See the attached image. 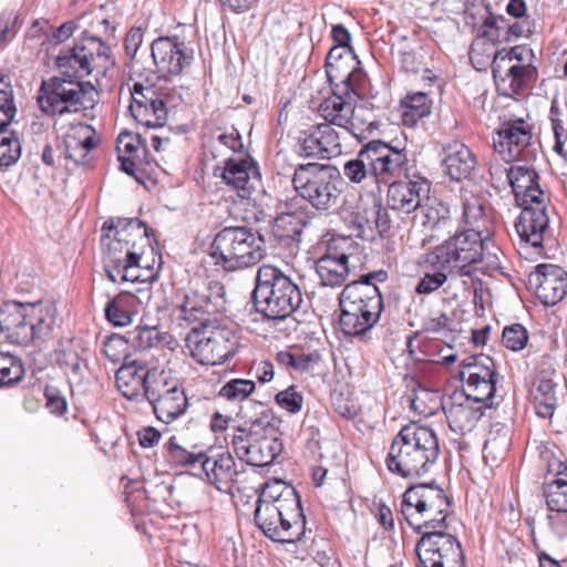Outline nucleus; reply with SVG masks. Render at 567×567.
I'll return each mask as SVG.
<instances>
[{"label":"nucleus","instance_id":"nucleus-54","mask_svg":"<svg viewBox=\"0 0 567 567\" xmlns=\"http://www.w3.org/2000/svg\"><path fill=\"white\" fill-rule=\"evenodd\" d=\"M560 116H561L560 109L558 106L557 101L554 100L551 102L550 111H549V118L551 122V127H553V132H554V136H555L554 150L561 157H566L567 153L564 150V145L567 142V131L565 130V127L563 125V120Z\"/></svg>","mask_w":567,"mask_h":567},{"label":"nucleus","instance_id":"nucleus-61","mask_svg":"<svg viewBox=\"0 0 567 567\" xmlns=\"http://www.w3.org/2000/svg\"><path fill=\"white\" fill-rule=\"evenodd\" d=\"M21 154V145L17 137H3L0 142V166L14 164Z\"/></svg>","mask_w":567,"mask_h":567},{"label":"nucleus","instance_id":"nucleus-42","mask_svg":"<svg viewBox=\"0 0 567 567\" xmlns=\"http://www.w3.org/2000/svg\"><path fill=\"white\" fill-rule=\"evenodd\" d=\"M171 389L173 391L168 395L153 405L156 417L166 424L179 417L187 408V398L181 385Z\"/></svg>","mask_w":567,"mask_h":567},{"label":"nucleus","instance_id":"nucleus-8","mask_svg":"<svg viewBox=\"0 0 567 567\" xmlns=\"http://www.w3.org/2000/svg\"><path fill=\"white\" fill-rule=\"evenodd\" d=\"M214 264L226 271L256 265L264 257V240L245 227H225L209 247Z\"/></svg>","mask_w":567,"mask_h":567},{"label":"nucleus","instance_id":"nucleus-56","mask_svg":"<svg viewBox=\"0 0 567 567\" xmlns=\"http://www.w3.org/2000/svg\"><path fill=\"white\" fill-rule=\"evenodd\" d=\"M502 341L507 349L519 351L527 344L528 332L525 327L519 323H515L504 328Z\"/></svg>","mask_w":567,"mask_h":567},{"label":"nucleus","instance_id":"nucleus-24","mask_svg":"<svg viewBox=\"0 0 567 567\" xmlns=\"http://www.w3.org/2000/svg\"><path fill=\"white\" fill-rule=\"evenodd\" d=\"M511 62L508 53H495L492 62L497 90L506 96L520 93L537 75V69L516 68Z\"/></svg>","mask_w":567,"mask_h":567},{"label":"nucleus","instance_id":"nucleus-12","mask_svg":"<svg viewBox=\"0 0 567 567\" xmlns=\"http://www.w3.org/2000/svg\"><path fill=\"white\" fill-rule=\"evenodd\" d=\"M255 522L265 536L280 543H295L305 529L302 507L292 508L291 513H288L280 506L257 505Z\"/></svg>","mask_w":567,"mask_h":567},{"label":"nucleus","instance_id":"nucleus-7","mask_svg":"<svg viewBox=\"0 0 567 567\" xmlns=\"http://www.w3.org/2000/svg\"><path fill=\"white\" fill-rule=\"evenodd\" d=\"M484 239L478 233H456L420 255L419 264L425 268L449 270L451 276H471L483 260Z\"/></svg>","mask_w":567,"mask_h":567},{"label":"nucleus","instance_id":"nucleus-34","mask_svg":"<svg viewBox=\"0 0 567 567\" xmlns=\"http://www.w3.org/2000/svg\"><path fill=\"white\" fill-rule=\"evenodd\" d=\"M316 271L322 286L340 287L350 275L349 255L333 250L328 251L316 261Z\"/></svg>","mask_w":567,"mask_h":567},{"label":"nucleus","instance_id":"nucleus-10","mask_svg":"<svg viewBox=\"0 0 567 567\" xmlns=\"http://www.w3.org/2000/svg\"><path fill=\"white\" fill-rule=\"evenodd\" d=\"M186 346L192 358L198 363L217 365L237 352L238 337L235 330L226 326L203 323L188 332Z\"/></svg>","mask_w":567,"mask_h":567},{"label":"nucleus","instance_id":"nucleus-29","mask_svg":"<svg viewBox=\"0 0 567 567\" xmlns=\"http://www.w3.org/2000/svg\"><path fill=\"white\" fill-rule=\"evenodd\" d=\"M443 411L453 432L463 433L474 429L483 415V405H476L464 393L455 392L443 403Z\"/></svg>","mask_w":567,"mask_h":567},{"label":"nucleus","instance_id":"nucleus-23","mask_svg":"<svg viewBox=\"0 0 567 567\" xmlns=\"http://www.w3.org/2000/svg\"><path fill=\"white\" fill-rule=\"evenodd\" d=\"M539 300L546 306L558 303L567 292V272L551 264L538 265L528 277Z\"/></svg>","mask_w":567,"mask_h":567},{"label":"nucleus","instance_id":"nucleus-44","mask_svg":"<svg viewBox=\"0 0 567 567\" xmlns=\"http://www.w3.org/2000/svg\"><path fill=\"white\" fill-rule=\"evenodd\" d=\"M305 226L302 213L282 210L274 220L272 233L279 239H296Z\"/></svg>","mask_w":567,"mask_h":567},{"label":"nucleus","instance_id":"nucleus-6","mask_svg":"<svg viewBox=\"0 0 567 567\" xmlns=\"http://www.w3.org/2000/svg\"><path fill=\"white\" fill-rule=\"evenodd\" d=\"M256 309L266 319L279 321L290 317L301 305L298 285L280 268L265 264L259 267L254 289Z\"/></svg>","mask_w":567,"mask_h":567},{"label":"nucleus","instance_id":"nucleus-64","mask_svg":"<svg viewBox=\"0 0 567 567\" xmlns=\"http://www.w3.org/2000/svg\"><path fill=\"white\" fill-rule=\"evenodd\" d=\"M125 349V339L117 336L107 338L104 343V353L114 363L118 362L123 358Z\"/></svg>","mask_w":567,"mask_h":567},{"label":"nucleus","instance_id":"nucleus-53","mask_svg":"<svg viewBox=\"0 0 567 567\" xmlns=\"http://www.w3.org/2000/svg\"><path fill=\"white\" fill-rule=\"evenodd\" d=\"M16 112L12 86L6 80L0 79V132L11 123Z\"/></svg>","mask_w":567,"mask_h":567},{"label":"nucleus","instance_id":"nucleus-32","mask_svg":"<svg viewBox=\"0 0 567 567\" xmlns=\"http://www.w3.org/2000/svg\"><path fill=\"white\" fill-rule=\"evenodd\" d=\"M207 481L223 493H230L237 482L238 471L234 457L229 453H223L214 457L204 458L200 462Z\"/></svg>","mask_w":567,"mask_h":567},{"label":"nucleus","instance_id":"nucleus-49","mask_svg":"<svg viewBox=\"0 0 567 567\" xmlns=\"http://www.w3.org/2000/svg\"><path fill=\"white\" fill-rule=\"evenodd\" d=\"M0 362H6L0 365V386L11 385L19 382L24 375V368L19 359L16 357L0 352Z\"/></svg>","mask_w":567,"mask_h":567},{"label":"nucleus","instance_id":"nucleus-33","mask_svg":"<svg viewBox=\"0 0 567 567\" xmlns=\"http://www.w3.org/2000/svg\"><path fill=\"white\" fill-rule=\"evenodd\" d=\"M424 200L425 203L422 202L419 207L423 215L422 225L425 230V236L422 240L423 246L447 234L452 223L447 205L429 196Z\"/></svg>","mask_w":567,"mask_h":567},{"label":"nucleus","instance_id":"nucleus-2","mask_svg":"<svg viewBox=\"0 0 567 567\" xmlns=\"http://www.w3.org/2000/svg\"><path fill=\"white\" fill-rule=\"evenodd\" d=\"M109 52L110 48L100 37L85 33L71 50L58 58L60 76L42 81L37 96L41 111L54 116L92 109L99 94L82 79L94 69L106 68Z\"/></svg>","mask_w":567,"mask_h":567},{"label":"nucleus","instance_id":"nucleus-11","mask_svg":"<svg viewBox=\"0 0 567 567\" xmlns=\"http://www.w3.org/2000/svg\"><path fill=\"white\" fill-rule=\"evenodd\" d=\"M225 290L218 281L195 284L176 307V317L187 323H209V317L225 310Z\"/></svg>","mask_w":567,"mask_h":567},{"label":"nucleus","instance_id":"nucleus-35","mask_svg":"<svg viewBox=\"0 0 567 567\" xmlns=\"http://www.w3.org/2000/svg\"><path fill=\"white\" fill-rule=\"evenodd\" d=\"M150 370L138 361L122 365L115 375L118 391L130 400L144 399Z\"/></svg>","mask_w":567,"mask_h":567},{"label":"nucleus","instance_id":"nucleus-14","mask_svg":"<svg viewBox=\"0 0 567 567\" xmlns=\"http://www.w3.org/2000/svg\"><path fill=\"white\" fill-rule=\"evenodd\" d=\"M175 106L167 92H157L153 86L135 83L130 111L133 117L147 127H162L167 120L168 109Z\"/></svg>","mask_w":567,"mask_h":567},{"label":"nucleus","instance_id":"nucleus-5","mask_svg":"<svg viewBox=\"0 0 567 567\" xmlns=\"http://www.w3.org/2000/svg\"><path fill=\"white\" fill-rule=\"evenodd\" d=\"M373 279L384 281L385 271H373L352 281L343 288L339 303L341 309L340 327L348 336H362L379 321L383 309L380 289Z\"/></svg>","mask_w":567,"mask_h":567},{"label":"nucleus","instance_id":"nucleus-45","mask_svg":"<svg viewBox=\"0 0 567 567\" xmlns=\"http://www.w3.org/2000/svg\"><path fill=\"white\" fill-rule=\"evenodd\" d=\"M461 380H484L495 378L494 361L487 355L468 357L462 361Z\"/></svg>","mask_w":567,"mask_h":567},{"label":"nucleus","instance_id":"nucleus-52","mask_svg":"<svg viewBox=\"0 0 567 567\" xmlns=\"http://www.w3.org/2000/svg\"><path fill=\"white\" fill-rule=\"evenodd\" d=\"M477 38H484L492 44L509 42L511 37L505 33V19L489 16L485 19Z\"/></svg>","mask_w":567,"mask_h":567},{"label":"nucleus","instance_id":"nucleus-21","mask_svg":"<svg viewBox=\"0 0 567 567\" xmlns=\"http://www.w3.org/2000/svg\"><path fill=\"white\" fill-rule=\"evenodd\" d=\"M556 370L546 361L536 369L528 389L536 414L543 419L551 417L558 403V382Z\"/></svg>","mask_w":567,"mask_h":567},{"label":"nucleus","instance_id":"nucleus-4","mask_svg":"<svg viewBox=\"0 0 567 567\" xmlns=\"http://www.w3.org/2000/svg\"><path fill=\"white\" fill-rule=\"evenodd\" d=\"M439 456L440 444L434 430L411 422L393 437L385 465L402 478L417 480L432 471Z\"/></svg>","mask_w":567,"mask_h":567},{"label":"nucleus","instance_id":"nucleus-22","mask_svg":"<svg viewBox=\"0 0 567 567\" xmlns=\"http://www.w3.org/2000/svg\"><path fill=\"white\" fill-rule=\"evenodd\" d=\"M517 205L543 204L548 197L539 185V175L530 162H517L505 168Z\"/></svg>","mask_w":567,"mask_h":567},{"label":"nucleus","instance_id":"nucleus-15","mask_svg":"<svg viewBox=\"0 0 567 567\" xmlns=\"http://www.w3.org/2000/svg\"><path fill=\"white\" fill-rule=\"evenodd\" d=\"M230 444L239 460L258 467L270 465L284 450L282 442L278 437L249 436L244 427L236 430Z\"/></svg>","mask_w":567,"mask_h":567},{"label":"nucleus","instance_id":"nucleus-55","mask_svg":"<svg viewBox=\"0 0 567 567\" xmlns=\"http://www.w3.org/2000/svg\"><path fill=\"white\" fill-rule=\"evenodd\" d=\"M496 52L494 44L484 38H476L471 45L470 60L476 69H482L489 63L491 59L494 60Z\"/></svg>","mask_w":567,"mask_h":567},{"label":"nucleus","instance_id":"nucleus-57","mask_svg":"<svg viewBox=\"0 0 567 567\" xmlns=\"http://www.w3.org/2000/svg\"><path fill=\"white\" fill-rule=\"evenodd\" d=\"M168 450V455L172 462H174L177 465L186 466L192 465L197 462H202L204 458L203 453H192L185 450L183 446H181L177 442L175 436H172L169 441L166 444Z\"/></svg>","mask_w":567,"mask_h":567},{"label":"nucleus","instance_id":"nucleus-19","mask_svg":"<svg viewBox=\"0 0 567 567\" xmlns=\"http://www.w3.org/2000/svg\"><path fill=\"white\" fill-rule=\"evenodd\" d=\"M319 114L326 121L324 124L337 126L343 130V134H353L361 140L365 131L371 132L374 128V122H362L358 124L359 116L352 103L347 102L341 95L333 94L323 100L319 106Z\"/></svg>","mask_w":567,"mask_h":567},{"label":"nucleus","instance_id":"nucleus-36","mask_svg":"<svg viewBox=\"0 0 567 567\" xmlns=\"http://www.w3.org/2000/svg\"><path fill=\"white\" fill-rule=\"evenodd\" d=\"M29 312V343L49 337L56 321V306L53 301L27 302Z\"/></svg>","mask_w":567,"mask_h":567},{"label":"nucleus","instance_id":"nucleus-31","mask_svg":"<svg viewBox=\"0 0 567 567\" xmlns=\"http://www.w3.org/2000/svg\"><path fill=\"white\" fill-rule=\"evenodd\" d=\"M27 303L8 301L0 307V330L12 343L29 344Z\"/></svg>","mask_w":567,"mask_h":567},{"label":"nucleus","instance_id":"nucleus-47","mask_svg":"<svg viewBox=\"0 0 567 567\" xmlns=\"http://www.w3.org/2000/svg\"><path fill=\"white\" fill-rule=\"evenodd\" d=\"M411 409L419 415L422 416H431L436 410L441 406L443 408V403L440 400V396L435 392H431L426 389H420L415 391L413 396L409 399Z\"/></svg>","mask_w":567,"mask_h":567},{"label":"nucleus","instance_id":"nucleus-30","mask_svg":"<svg viewBox=\"0 0 567 567\" xmlns=\"http://www.w3.org/2000/svg\"><path fill=\"white\" fill-rule=\"evenodd\" d=\"M462 223L467 227L465 231L478 233L483 238L488 237L492 225V209L484 195L468 189L463 190Z\"/></svg>","mask_w":567,"mask_h":567},{"label":"nucleus","instance_id":"nucleus-17","mask_svg":"<svg viewBox=\"0 0 567 567\" xmlns=\"http://www.w3.org/2000/svg\"><path fill=\"white\" fill-rule=\"evenodd\" d=\"M378 184H390L402 177H409L411 161L405 147L392 146L381 140L369 142Z\"/></svg>","mask_w":567,"mask_h":567},{"label":"nucleus","instance_id":"nucleus-58","mask_svg":"<svg viewBox=\"0 0 567 567\" xmlns=\"http://www.w3.org/2000/svg\"><path fill=\"white\" fill-rule=\"evenodd\" d=\"M276 403L285 411L297 414L303 405V396L295 385H290L276 394Z\"/></svg>","mask_w":567,"mask_h":567},{"label":"nucleus","instance_id":"nucleus-41","mask_svg":"<svg viewBox=\"0 0 567 567\" xmlns=\"http://www.w3.org/2000/svg\"><path fill=\"white\" fill-rule=\"evenodd\" d=\"M178 385V380L172 374L171 370L152 368L148 379H146L144 399H147L153 406L154 403H157L173 391L171 388H177Z\"/></svg>","mask_w":567,"mask_h":567},{"label":"nucleus","instance_id":"nucleus-40","mask_svg":"<svg viewBox=\"0 0 567 567\" xmlns=\"http://www.w3.org/2000/svg\"><path fill=\"white\" fill-rule=\"evenodd\" d=\"M276 505L291 513L292 508L301 507L300 496L293 487L281 481L266 483L259 494L257 505Z\"/></svg>","mask_w":567,"mask_h":567},{"label":"nucleus","instance_id":"nucleus-16","mask_svg":"<svg viewBox=\"0 0 567 567\" xmlns=\"http://www.w3.org/2000/svg\"><path fill=\"white\" fill-rule=\"evenodd\" d=\"M549 471L556 478L544 485L543 494L548 509L549 526L559 538L567 537V461L555 460L549 463Z\"/></svg>","mask_w":567,"mask_h":567},{"label":"nucleus","instance_id":"nucleus-39","mask_svg":"<svg viewBox=\"0 0 567 567\" xmlns=\"http://www.w3.org/2000/svg\"><path fill=\"white\" fill-rule=\"evenodd\" d=\"M351 47L334 45L332 47L326 58V73L331 84L340 81L344 84V93L348 94L350 91L355 92V85L353 81L361 76L360 73L348 71L343 69L342 59L344 54H351Z\"/></svg>","mask_w":567,"mask_h":567},{"label":"nucleus","instance_id":"nucleus-51","mask_svg":"<svg viewBox=\"0 0 567 567\" xmlns=\"http://www.w3.org/2000/svg\"><path fill=\"white\" fill-rule=\"evenodd\" d=\"M278 422V419L270 409H262L255 419L250 420L249 427L246 429L247 435H274Z\"/></svg>","mask_w":567,"mask_h":567},{"label":"nucleus","instance_id":"nucleus-13","mask_svg":"<svg viewBox=\"0 0 567 567\" xmlns=\"http://www.w3.org/2000/svg\"><path fill=\"white\" fill-rule=\"evenodd\" d=\"M532 138V127L524 120L509 122L494 135V151L506 163L532 162L537 156V144Z\"/></svg>","mask_w":567,"mask_h":567},{"label":"nucleus","instance_id":"nucleus-60","mask_svg":"<svg viewBox=\"0 0 567 567\" xmlns=\"http://www.w3.org/2000/svg\"><path fill=\"white\" fill-rule=\"evenodd\" d=\"M130 339L135 347L146 350L158 342L159 332L155 327H136L130 332Z\"/></svg>","mask_w":567,"mask_h":567},{"label":"nucleus","instance_id":"nucleus-48","mask_svg":"<svg viewBox=\"0 0 567 567\" xmlns=\"http://www.w3.org/2000/svg\"><path fill=\"white\" fill-rule=\"evenodd\" d=\"M256 389L252 380L231 379L219 390L218 396L230 402H241L247 399Z\"/></svg>","mask_w":567,"mask_h":567},{"label":"nucleus","instance_id":"nucleus-25","mask_svg":"<svg viewBox=\"0 0 567 567\" xmlns=\"http://www.w3.org/2000/svg\"><path fill=\"white\" fill-rule=\"evenodd\" d=\"M353 134H343V130L330 124H318L302 141L305 156L331 158L342 153V142Z\"/></svg>","mask_w":567,"mask_h":567},{"label":"nucleus","instance_id":"nucleus-63","mask_svg":"<svg viewBox=\"0 0 567 567\" xmlns=\"http://www.w3.org/2000/svg\"><path fill=\"white\" fill-rule=\"evenodd\" d=\"M213 145L216 150L219 147H226L234 154H238L237 151L243 148V142L239 133L233 130L229 133H220L213 140Z\"/></svg>","mask_w":567,"mask_h":567},{"label":"nucleus","instance_id":"nucleus-38","mask_svg":"<svg viewBox=\"0 0 567 567\" xmlns=\"http://www.w3.org/2000/svg\"><path fill=\"white\" fill-rule=\"evenodd\" d=\"M369 143L362 146L353 158L343 164L342 174L350 184L368 186L378 184Z\"/></svg>","mask_w":567,"mask_h":567},{"label":"nucleus","instance_id":"nucleus-28","mask_svg":"<svg viewBox=\"0 0 567 567\" xmlns=\"http://www.w3.org/2000/svg\"><path fill=\"white\" fill-rule=\"evenodd\" d=\"M151 52L158 71L165 74H179L192 60L184 42L177 38L162 37L154 40Z\"/></svg>","mask_w":567,"mask_h":567},{"label":"nucleus","instance_id":"nucleus-43","mask_svg":"<svg viewBox=\"0 0 567 567\" xmlns=\"http://www.w3.org/2000/svg\"><path fill=\"white\" fill-rule=\"evenodd\" d=\"M402 121L406 126H414L420 120L430 115L431 100L424 92L406 95L402 101Z\"/></svg>","mask_w":567,"mask_h":567},{"label":"nucleus","instance_id":"nucleus-3","mask_svg":"<svg viewBox=\"0 0 567 567\" xmlns=\"http://www.w3.org/2000/svg\"><path fill=\"white\" fill-rule=\"evenodd\" d=\"M450 501L433 484L411 485L402 495L401 514L422 537L415 551L419 567H464L461 543L445 533Z\"/></svg>","mask_w":567,"mask_h":567},{"label":"nucleus","instance_id":"nucleus-59","mask_svg":"<svg viewBox=\"0 0 567 567\" xmlns=\"http://www.w3.org/2000/svg\"><path fill=\"white\" fill-rule=\"evenodd\" d=\"M496 53H508L512 61L509 65H514L516 68L524 66V69H536V66H534V51L525 44L502 49Z\"/></svg>","mask_w":567,"mask_h":567},{"label":"nucleus","instance_id":"nucleus-1","mask_svg":"<svg viewBox=\"0 0 567 567\" xmlns=\"http://www.w3.org/2000/svg\"><path fill=\"white\" fill-rule=\"evenodd\" d=\"M104 269L114 282L140 284L141 287L121 291L105 307V317L113 324L126 327L133 315L152 299V282L159 275L161 255L153 230L137 218L105 221L102 227Z\"/></svg>","mask_w":567,"mask_h":567},{"label":"nucleus","instance_id":"nucleus-50","mask_svg":"<svg viewBox=\"0 0 567 567\" xmlns=\"http://www.w3.org/2000/svg\"><path fill=\"white\" fill-rule=\"evenodd\" d=\"M427 269L432 270V272H425L424 276L419 280L414 288L416 295H432L436 292L441 287L444 286L449 276L451 275L449 274V270L441 268Z\"/></svg>","mask_w":567,"mask_h":567},{"label":"nucleus","instance_id":"nucleus-26","mask_svg":"<svg viewBox=\"0 0 567 567\" xmlns=\"http://www.w3.org/2000/svg\"><path fill=\"white\" fill-rule=\"evenodd\" d=\"M522 212L515 228L519 238L533 247H542L549 230L548 202L543 204L518 205Z\"/></svg>","mask_w":567,"mask_h":567},{"label":"nucleus","instance_id":"nucleus-27","mask_svg":"<svg viewBox=\"0 0 567 567\" xmlns=\"http://www.w3.org/2000/svg\"><path fill=\"white\" fill-rule=\"evenodd\" d=\"M96 146L95 130L85 123L72 124L64 136L63 159L68 168L89 165Z\"/></svg>","mask_w":567,"mask_h":567},{"label":"nucleus","instance_id":"nucleus-18","mask_svg":"<svg viewBox=\"0 0 567 567\" xmlns=\"http://www.w3.org/2000/svg\"><path fill=\"white\" fill-rule=\"evenodd\" d=\"M214 176L219 177L229 188L236 190L240 198H248L260 174L252 157L239 153L229 156L224 166H216Z\"/></svg>","mask_w":567,"mask_h":567},{"label":"nucleus","instance_id":"nucleus-20","mask_svg":"<svg viewBox=\"0 0 567 567\" xmlns=\"http://www.w3.org/2000/svg\"><path fill=\"white\" fill-rule=\"evenodd\" d=\"M408 181H393L386 194L388 206L398 213L410 214L421 206L430 194L431 183L420 175L405 177Z\"/></svg>","mask_w":567,"mask_h":567},{"label":"nucleus","instance_id":"nucleus-37","mask_svg":"<svg viewBox=\"0 0 567 567\" xmlns=\"http://www.w3.org/2000/svg\"><path fill=\"white\" fill-rule=\"evenodd\" d=\"M443 165L452 181H463L470 177L476 166L472 151L461 142H452L444 147Z\"/></svg>","mask_w":567,"mask_h":567},{"label":"nucleus","instance_id":"nucleus-9","mask_svg":"<svg viewBox=\"0 0 567 567\" xmlns=\"http://www.w3.org/2000/svg\"><path fill=\"white\" fill-rule=\"evenodd\" d=\"M291 182L297 194L317 210L328 212L339 204L341 178L337 168L331 165H299Z\"/></svg>","mask_w":567,"mask_h":567},{"label":"nucleus","instance_id":"nucleus-46","mask_svg":"<svg viewBox=\"0 0 567 567\" xmlns=\"http://www.w3.org/2000/svg\"><path fill=\"white\" fill-rule=\"evenodd\" d=\"M496 379L489 378L484 380H467L464 382V393L476 405H483V410L492 408L493 396L495 393Z\"/></svg>","mask_w":567,"mask_h":567},{"label":"nucleus","instance_id":"nucleus-62","mask_svg":"<svg viewBox=\"0 0 567 567\" xmlns=\"http://www.w3.org/2000/svg\"><path fill=\"white\" fill-rule=\"evenodd\" d=\"M321 361V354L318 351L298 352L297 373L313 374Z\"/></svg>","mask_w":567,"mask_h":567}]
</instances>
